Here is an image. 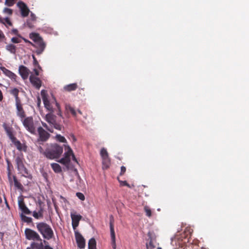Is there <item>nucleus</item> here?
Wrapping results in <instances>:
<instances>
[{"label":"nucleus","instance_id":"21","mask_svg":"<svg viewBox=\"0 0 249 249\" xmlns=\"http://www.w3.org/2000/svg\"><path fill=\"white\" fill-rule=\"evenodd\" d=\"M18 204L19 209L22 212L21 213H23L24 215L31 214V211H30V210L27 207L23 199L19 200L18 202Z\"/></svg>","mask_w":249,"mask_h":249},{"label":"nucleus","instance_id":"43","mask_svg":"<svg viewBox=\"0 0 249 249\" xmlns=\"http://www.w3.org/2000/svg\"><path fill=\"white\" fill-rule=\"evenodd\" d=\"M125 171H126V168L124 166H121V172H120V175L121 176L123 175L124 174V173L125 172Z\"/></svg>","mask_w":249,"mask_h":249},{"label":"nucleus","instance_id":"34","mask_svg":"<svg viewBox=\"0 0 249 249\" xmlns=\"http://www.w3.org/2000/svg\"><path fill=\"white\" fill-rule=\"evenodd\" d=\"M146 245L147 249H154L155 248V246L154 245L152 239L151 238H150L149 242L146 243Z\"/></svg>","mask_w":249,"mask_h":249},{"label":"nucleus","instance_id":"45","mask_svg":"<svg viewBox=\"0 0 249 249\" xmlns=\"http://www.w3.org/2000/svg\"><path fill=\"white\" fill-rule=\"evenodd\" d=\"M37 148L40 153L44 155L45 151L43 150V148L41 146H39L37 147Z\"/></svg>","mask_w":249,"mask_h":249},{"label":"nucleus","instance_id":"42","mask_svg":"<svg viewBox=\"0 0 249 249\" xmlns=\"http://www.w3.org/2000/svg\"><path fill=\"white\" fill-rule=\"evenodd\" d=\"M11 41L14 43H19L21 42V39L18 37H14L12 38Z\"/></svg>","mask_w":249,"mask_h":249},{"label":"nucleus","instance_id":"17","mask_svg":"<svg viewBox=\"0 0 249 249\" xmlns=\"http://www.w3.org/2000/svg\"><path fill=\"white\" fill-rule=\"evenodd\" d=\"M2 72L8 77L11 79L12 81L14 82H17V79L18 78L17 75L13 73L11 71L7 69L4 67H1L0 68Z\"/></svg>","mask_w":249,"mask_h":249},{"label":"nucleus","instance_id":"28","mask_svg":"<svg viewBox=\"0 0 249 249\" xmlns=\"http://www.w3.org/2000/svg\"><path fill=\"white\" fill-rule=\"evenodd\" d=\"M51 167L53 171L56 173H59L62 171L61 166L56 163H53L51 164Z\"/></svg>","mask_w":249,"mask_h":249},{"label":"nucleus","instance_id":"55","mask_svg":"<svg viewBox=\"0 0 249 249\" xmlns=\"http://www.w3.org/2000/svg\"><path fill=\"white\" fill-rule=\"evenodd\" d=\"M3 36H3V34L1 32H0V38H1Z\"/></svg>","mask_w":249,"mask_h":249},{"label":"nucleus","instance_id":"13","mask_svg":"<svg viewBox=\"0 0 249 249\" xmlns=\"http://www.w3.org/2000/svg\"><path fill=\"white\" fill-rule=\"evenodd\" d=\"M41 95L44 104L45 108L51 112H53V107L50 103V101L48 99L47 92L45 90H42L41 91Z\"/></svg>","mask_w":249,"mask_h":249},{"label":"nucleus","instance_id":"8","mask_svg":"<svg viewBox=\"0 0 249 249\" xmlns=\"http://www.w3.org/2000/svg\"><path fill=\"white\" fill-rule=\"evenodd\" d=\"M100 155L102 159L103 169H108L110 165V160L108 157V154L105 148H102L101 149Z\"/></svg>","mask_w":249,"mask_h":249},{"label":"nucleus","instance_id":"20","mask_svg":"<svg viewBox=\"0 0 249 249\" xmlns=\"http://www.w3.org/2000/svg\"><path fill=\"white\" fill-rule=\"evenodd\" d=\"M30 81L31 83L35 87L36 89H39L41 86V81L40 79L32 74L30 76Z\"/></svg>","mask_w":249,"mask_h":249},{"label":"nucleus","instance_id":"53","mask_svg":"<svg viewBox=\"0 0 249 249\" xmlns=\"http://www.w3.org/2000/svg\"><path fill=\"white\" fill-rule=\"evenodd\" d=\"M44 249H53L52 247H51L49 245H46L45 247H44Z\"/></svg>","mask_w":249,"mask_h":249},{"label":"nucleus","instance_id":"36","mask_svg":"<svg viewBox=\"0 0 249 249\" xmlns=\"http://www.w3.org/2000/svg\"><path fill=\"white\" fill-rule=\"evenodd\" d=\"M32 57L33 59V64L35 67H37L38 69H41V67L39 65L36 58L34 55H32Z\"/></svg>","mask_w":249,"mask_h":249},{"label":"nucleus","instance_id":"33","mask_svg":"<svg viewBox=\"0 0 249 249\" xmlns=\"http://www.w3.org/2000/svg\"><path fill=\"white\" fill-rule=\"evenodd\" d=\"M144 211L146 213V216H147L149 217L151 216L152 212H151V209H150V208L148 206H144Z\"/></svg>","mask_w":249,"mask_h":249},{"label":"nucleus","instance_id":"47","mask_svg":"<svg viewBox=\"0 0 249 249\" xmlns=\"http://www.w3.org/2000/svg\"><path fill=\"white\" fill-rule=\"evenodd\" d=\"M7 164H8V177H9V178L10 179L11 178V177H10V174H11V173H10V168H9V164H10V162L9 160H7Z\"/></svg>","mask_w":249,"mask_h":249},{"label":"nucleus","instance_id":"3","mask_svg":"<svg viewBox=\"0 0 249 249\" xmlns=\"http://www.w3.org/2000/svg\"><path fill=\"white\" fill-rule=\"evenodd\" d=\"M36 229L43 237L47 240H50L53 236V231L51 226L45 222L36 223Z\"/></svg>","mask_w":249,"mask_h":249},{"label":"nucleus","instance_id":"6","mask_svg":"<svg viewBox=\"0 0 249 249\" xmlns=\"http://www.w3.org/2000/svg\"><path fill=\"white\" fill-rule=\"evenodd\" d=\"M53 112H50L47 114L45 116V119L48 123L53 126L55 129L58 130H61L63 128V126L56 122V117Z\"/></svg>","mask_w":249,"mask_h":249},{"label":"nucleus","instance_id":"30","mask_svg":"<svg viewBox=\"0 0 249 249\" xmlns=\"http://www.w3.org/2000/svg\"><path fill=\"white\" fill-rule=\"evenodd\" d=\"M6 49L11 53L15 54L16 53V46L12 44H9L6 45Z\"/></svg>","mask_w":249,"mask_h":249},{"label":"nucleus","instance_id":"38","mask_svg":"<svg viewBox=\"0 0 249 249\" xmlns=\"http://www.w3.org/2000/svg\"><path fill=\"white\" fill-rule=\"evenodd\" d=\"M16 0H5V4L8 6H13Z\"/></svg>","mask_w":249,"mask_h":249},{"label":"nucleus","instance_id":"5","mask_svg":"<svg viewBox=\"0 0 249 249\" xmlns=\"http://www.w3.org/2000/svg\"><path fill=\"white\" fill-rule=\"evenodd\" d=\"M71 157H72V159L74 161L77 162L72 150L68 146L67 151L64 153V157L61 159L58 162L65 165H68L70 163Z\"/></svg>","mask_w":249,"mask_h":249},{"label":"nucleus","instance_id":"19","mask_svg":"<svg viewBox=\"0 0 249 249\" xmlns=\"http://www.w3.org/2000/svg\"><path fill=\"white\" fill-rule=\"evenodd\" d=\"M19 73L24 80L27 79L30 72V70L25 66L20 65L18 69Z\"/></svg>","mask_w":249,"mask_h":249},{"label":"nucleus","instance_id":"10","mask_svg":"<svg viewBox=\"0 0 249 249\" xmlns=\"http://www.w3.org/2000/svg\"><path fill=\"white\" fill-rule=\"evenodd\" d=\"M109 228L111 239V245L113 249H116V245L115 242V233L114 229V219L112 215L110 216Z\"/></svg>","mask_w":249,"mask_h":249},{"label":"nucleus","instance_id":"40","mask_svg":"<svg viewBox=\"0 0 249 249\" xmlns=\"http://www.w3.org/2000/svg\"><path fill=\"white\" fill-rule=\"evenodd\" d=\"M41 124H42V125H43V126L44 127H45L47 130H48L49 131H50V132H53V130L52 128H50L48 125L44 122H41Z\"/></svg>","mask_w":249,"mask_h":249},{"label":"nucleus","instance_id":"14","mask_svg":"<svg viewBox=\"0 0 249 249\" xmlns=\"http://www.w3.org/2000/svg\"><path fill=\"white\" fill-rule=\"evenodd\" d=\"M17 109V115L19 117L21 120H22L26 116V113L22 107V104L21 101L16 102Z\"/></svg>","mask_w":249,"mask_h":249},{"label":"nucleus","instance_id":"50","mask_svg":"<svg viewBox=\"0 0 249 249\" xmlns=\"http://www.w3.org/2000/svg\"><path fill=\"white\" fill-rule=\"evenodd\" d=\"M12 32L15 34L17 35L18 34V31L17 29H14L12 30Z\"/></svg>","mask_w":249,"mask_h":249},{"label":"nucleus","instance_id":"31","mask_svg":"<svg viewBox=\"0 0 249 249\" xmlns=\"http://www.w3.org/2000/svg\"><path fill=\"white\" fill-rule=\"evenodd\" d=\"M15 186L19 190H22L23 188L22 185L18 180L16 176H13Z\"/></svg>","mask_w":249,"mask_h":249},{"label":"nucleus","instance_id":"54","mask_svg":"<svg viewBox=\"0 0 249 249\" xmlns=\"http://www.w3.org/2000/svg\"><path fill=\"white\" fill-rule=\"evenodd\" d=\"M27 25H28V27H29L30 28H32L33 26L31 24V23H30L29 21H27Z\"/></svg>","mask_w":249,"mask_h":249},{"label":"nucleus","instance_id":"57","mask_svg":"<svg viewBox=\"0 0 249 249\" xmlns=\"http://www.w3.org/2000/svg\"><path fill=\"white\" fill-rule=\"evenodd\" d=\"M78 112L81 115L82 114V112L80 110H78Z\"/></svg>","mask_w":249,"mask_h":249},{"label":"nucleus","instance_id":"56","mask_svg":"<svg viewBox=\"0 0 249 249\" xmlns=\"http://www.w3.org/2000/svg\"><path fill=\"white\" fill-rule=\"evenodd\" d=\"M31 16H32V17H33V20H35V16H34V14H32Z\"/></svg>","mask_w":249,"mask_h":249},{"label":"nucleus","instance_id":"4","mask_svg":"<svg viewBox=\"0 0 249 249\" xmlns=\"http://www.w3.org/2000/svg\"><path fill=\"white\" fill-rule=\"evenodd\" d=\"M23 126L27 131L32 134H36V127L32 117H27L24 118L22 120Z\"/></svg>","mask_w":249,"mask_h":249},{"label":"nucleus","instance_id":"11","mask_svg":"<svg viewBox=\"0 0 249 249\" xmlns=\"http://www.w3.org/2000/svg\"><path fill=\"white\" fill-rule=\"evenodd\" d=\"M37 132L39 135V138L38 142H46L50 138V134L45 131L41 126H39L37 128Z\"/></svg>","mask_w":249,"mask_h":249},{"label":"nucleus","instance_id":"44","mask_svg":"<svg viewBox=\"0 0 249 249\" xmlns=\"http://www.w3.org/2000/svg\"><path fill=\"white\" fill-rule=\"evenodd\" d=\"M121 185L122 186H127L129 187H130L129 185L127 183V182L126 181H119Z\"/></svg>","mask_w":249,"mask_h":249},{"label":"nucleus","instance_id":"29","mask_svg":"<svg viewBox=\"0 0 249 249\" xmlns=\"http://www.w3.org/2000/svg\"><path fill=\"white\" fill-rule=\"evenodd\" d=\"M89 249H96V242L94 238L89 239L88 243Z\"/></svg>","mask_w":249,"mask_h":249},{"label":"nucleus","instance_id":"24","mask_svg":"<svg viewBox=\"0 0 249 249\" xmlns=\"http://www.w3.org/2000/svg\"><path fill=\"white\" fill-rule=\"evenodd\" d=\"M78 88L76 83L70 84L64 87V89L66 91H71L76 90Z\"/></svg>","mask_w":249,"mask_h":249},{"label":"nucleus","instance_id":"18","mask_svg":"<svg viewBox=\"0 0 249 249\" xmlns=\"http://www.w3.org/2000/svg\"><path fill=\"white\" fill-rule=\"evenodd\" d=\"M12 143L15 145L17 149L20 151L26 152L27 151V146L24 143H21L16 137L11 140Z\"/></svg>","mask_w":249,"mask_h":249},{"label":"nucleus","instance_id":"2","mask_svg":"<svg viewBox=\"0 0 249 249\" xmlns=\"http://www.w3.org/2000/svg\"><path fill=\"white\" fill-rule=\"evenodd\" d=\"M29 37L35 43L33 46L36 49V53L37 55H40L43 53L46 47V44L39 34L36 33H32L29 35Z\"/></svg>","mask_w":249,"mask_h":249},{"label":"nucleus","instance_id":"32","mask_svg":"<svg viewBox=\"0 0 249 249\" xmlns=\"http://www.w3.org/2000/svg\"><path fill=\"white\" fill-rule=\"evenodd\" d=\"M20 216L21 217V220L25 222L30 223L32 222V218L30 217L26 216L23 213H21L20 214Z\"/></svg>","mask_w":249,"mask_h":249},{"label":"nucleus","instance_id":"23","mask_svg":"<svg viewBox=\"0 0 249 249\" xmlns=\"http://www.w3.org/2000/svg\"><path fill=\"white\" fill-rule=\"evenodd\" d=\"M71 113L72 115L76 117V112L74 108L71 106L69 104H66L65 105V114H67Z\"/></svg>","mask_w":249,"mask_h":249},{"label":"nucleus","instance_id":"16","mask_svg":"<svg viewBox=\"0 0 249 249\" xmlns=\"http://www.w3.org/2000/svg\"><path fill=\"white\" fill-rule=\"evenodd\" d=\"M75 239L79 248L82 249L85 247V240L83 236L77 231L75 232Z\"/></svg>","mask_w":249,"mask_h":249},{"label":"nucleus","instance_id":"15","mask_svg":"<svg viewBox=\"0 0 249 249\" xmlns=\"http://www.w3.org/2000/svg\"><path fill=\"white\" fill-rule=\"evenodd\" d=\"M71 216L72 220V226L73 229H75L79 225L80 220L82 218V216L77 214L76 212L71 213Z\"/></svg>","mask_w":249,"mask_h":249},{"label":"nucleus","instance_id":"39","mask_svg":"<svg viewBox=\"0 0 249 249\" xmlns=\"http://www.w3.org/2000/svg\"><path fill=\"white\" fill-rule=\"evenodd\" d=\"M3 12L4 13L10 16L12 15L13 14V10L11 9L8 8H4Z\"/></svg>","mask_w":249,"mask_h":249},{"label":"nucleus","instance_id":"27","mask_svg":"<svg viewBox=\"0 0 249 249\" xmlns=\"http://www.w3.org/2000/svg\"><path fill=\"white\" fill-rule=\"evenodd\" d=\"M29 248L31 249H45L42 241L40 243L33 242Z\"/></svg>","mask_w":249,"mask_h":249},{"label":"nucleus","instance_id":"52","mask_svg":"<svg viewBox=\"0 0 249 249\" xmlns=\"http://www.w3.org/2000/svg\"><path fill=\"white\" fill-rule=\"evenodd\" d=\"M3 99V94L2 91L0 89V101H1Z\"/></svg>","mask_w":249,"mask_h":249},{"label":"nucleus","instance_id":"7","mask_svg":"<svg viewBox=\"0 0 249 249\" xmlns=\"http://www.w3.org/2000/svg\"><path fill=\"white\" fill-rule=\"evenodd\" d=\"M15 161L18 170L23 176L26 177V175H28V171L23 163V159L19 156H18L16 158Z\"/></svg>","mask_w":249,"mask_h":249},{"label":"nucleus","instance_id":"9","mask_svg":"<svg viewBox=\"0 0 249 249\" xmlns=\"http://www.w3.org/2000/svg\"><path fill=\"white\" fill-rule=\"evenodd\" d=\"M25 234L26 238L28 240L40 242L42 241V239L38 233L31 229H26L25 230Z\"/></svg>","mask_w":249,"mask_h":249},{"label":"nucleus","instance_id":"41","mask_svg":"<svg viewBox=\"0 0 249 249\" xmlns=\"http://www.w3.org/2000/svg\"><path fill=\"white\" fill-rule=\"evenodd\" d=\"M76 196L81 200H85V196L84 195L80 192H78L76 194Z\"/></svg>","mask_w":249,"mask_h":249},{"label":"nucleus","instance_id":"35","mask_svg":"<svg viewBox=\"0 0 249 249\" xmlns=\"http://www.w3.org/2000/svg\"><path fill=\"white\" fill-rule=\"evenodd\" d=\"M56 138L57 140L60 142H66V140L65 138V137L61 136L60 134L56 135Z\"/></svg>","mask_w":249,"mask_h":249},{"label":"nucleus","instance_id":"26","mask_svg":"<svg viewBox=\"0 0 249 249\" xmlns=\"http://www.w3.org/2000/svg\"><path fill=\"white\" fill-rule=\"evenodd\" d=\"M43 211L42 209H40L38 212L34 211L33 216L36 219H40L43 217Z\"/></svg>","mask_w":249,"mask_h":249},{"label":"nucleus","instance_id":"58","mask_svg":"<svg viewBox=\"0 0 249 249\" xmlns=\"http://www.w3.org/2000/svg\"><path fill=\"white\" fill-rule=\"evenodd\" d=\"M2 202V199L1 197H0V203Z\"/></svg>","mask_w":249,"mask_h":249},{"label":"nucleus","instance_id":"22","mask_svg":"<svg viewBox=\"0 0 249 249\" xmlns=\"http://www.w3.org/2000/svg\"><path fill=\"white\" fill-rule=\"evenodd\" d=\"M2 126L3 128L4 129V130L5 131L7 136L9 138V139L11 140V141L13 139L14 140V138L15 137L14 136L13 134V128L10 126V125H8L6 123H4L2 124Z\"/></svg>","mask_w":249,"mask_h":249},{"label":"nucleus","instance_id":"1","mask_svg":"<svg viewBox=\"0 0 249 249\" xmlns=\"http://www.w3.org/2000/svg\"><path fill=\"white\" fill-rule=\"evenodd\" d=\"M63 152V147L57 143L51 144L45 149L44 156L49 160L58 159Z\"/></svg>","mask_w":249,"mask_h":249},{"label":"nucleus","instance_id":"51","mask_svg":"<svg viewBox=\"0 0 249 249\" xmlns=\"http://www.w3.org/2000/svg\"><path fill=\"white\" fill-rule=\"evenodd\" d=\"M34 71L36 76H38L39 75V71L37 69H34Z\"/></svg>","mask_w":249,"mask_h":249},{"label":"nucleus","instance_id":"12","mask_svg":"<svg viewBox=\"0 0 249 249\" xmlns=\"http://www.w3.org/2000/svg\"><path fill=\"white\" fill-rule=\"evenodd\" d=\"M17 5L20 10L21 16L23 17H27L29 14L30 10L27 5L22 1H18Z\"/></svg>","mask_w":249,"mask_h":249},{"label":"nucleus","instance_id":"48","mask_svg":"<svg viewBox=\"0 0 249 249\" xmlns=\"http://www.w3.org/2000/svg\"><path fill=\"white\" fill-rule=\"evenodd\" d=\"M70 136H71V139H72V140L73 142H76V139L75 137L74 136V135H73V134H71V135H70Z\"/></svg>","mask_w":249,"mask_h":249},{"label":"nucleus","instance_id":"37","mask_svg":"<svg viewBox=\"0 0 249 249\" xmlns=\"http://www.w3.org/2000/svg\"><path fill=\"white\" fill-rule=\"evenodd\" d=\"M56 107L57 108V114L58 116H59L60 117H61L62 118H63V115H62V112H61V110L60 105L57 102H56Z\"/></svg>","mask_w":249,"mask_h":249},{"label":"nucleus","instance_id":"25","mask_svg":"<svg viewBox=\"0 0 249 249\" xmlns=\"http://www.w3.org/2000/svg\"><path fill=\"white\" fill-rule=\"evenodd\" d=\"M10 93L15 97L16 102L21 101L18 97L19 90L17 88L12 89Z\"/></svg>","mask_w":249,"mask_h":249},{"label":"nucleus","instance_id":"59","mask_svg":"<svg viewBox=\"0 0 249 249\" xmlns=\"http://www.w3.org/2000/svg\"><path fill=\"white\" fill-rule=\"evenodd\" d=\"M157 249H162L161 248H160V247H159V248H157Z\"/></svg>","mask_w":249,"mask_h":249},{"label":"nucleus","instance_id":"49","mask_svg":"<svg viewBox=\"0 0 249 249\" xmlns=\"http://www.w3.org/2000/svg\"><path fill=\"white\" fill-rule=\"evenodd\" d=\"M40 104H41V100H40V98L39 97H38L37 105L38 107L40 106Z\"/></svg>","mask_w":249,"mask_h":249},{"label":"nucleus","instance_id":"60","mask_svg":"<svg viewBox=\"0 0 249 249\" xmlns=\"http://www.w3.org/2000/svg\"><path fill=\"white\" fill-rule=\"evenodd\" d=\"M26 249H31L29 248H27Z\"/></svg>","mask_w":249,"mask_h":249},{"label":"nucleus","instance_id":"46","mask_svg":"<svg viewBox=\"0 0 249 249\" xmlns=\"http://www.w3.org/2000/svg\"><path fill=\"white\" fill-rule=\"evenodd\" d=\"M21 38L24 41V42L26 43H29V44L31 45L32 46L33 45V43H32V42H31L30 41L28 40V39L24 38V37H21Z\"/></svg>","mask_w":249,"mask_h":249}]
</instances>
